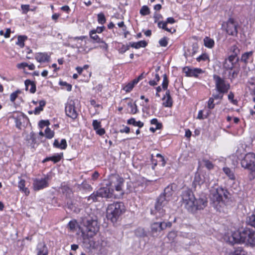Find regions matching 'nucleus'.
<instances>
[{
    "instance_id": "63",
    "label": "nucleus",
    "mask_w": 255,
    "mask_h": 255,
    "mask_svg": "<svg viewBox=\"0 0 255 255\" xmlns=\"http://www.w3.org/2000/svg\"><path fill=\"white\" fill-rule=\"evenodd\" d=\"M76 222L74 221H70L68 224V226L71 230H73L75 228Z\"/></svg>"
},
{
    "instance_id": "33",
    "label": "nucleus",
    "mask_w": 255,
    "mask_h": 255,
    "mask_svg": "<svg viewBox=\"0 0 255 255\" xmlns=\"http://www.w3.org/2000/svg\"><path fill=\"white\" fill-rule=\"evenodd\" d=\"M128 124L132 125L134 126L138 127L139 128H142L143 126V123L140 121L136 122L134 118H131L128 120Z\"/></svg>"
},
{
    "instance_id": "32",
    "label": "nucleus",
    "mask_w": 255,
    "mask_h": 255,
    "mask_svg": "<svg viewBox=\"0 0 255 255\" xmlns=\"http://www.w3.org/2000/svg\"><path fill=\"white\" fill-rule=\"evenodd\" d=\"M135 235L138 237H145L147 236V233L143 228H138L135 231Z\"/></svg>"
},
{
    "instance_id": "22",
    "label": "nucleus",
    "mask_w": 255,
    "mask_h": 255,
    "mask_svg": "<svg viewBox=\"0 0 255 255\" xmlns=\"http://www.w3.org/2000/svg\"><path fill=\"white\" fill-rule=\"evenodd\" d=\"M173 193V185H169L167 186L164 190V192L160 195H163L166 198L171 200L172 195Z\"/></svg>"
},
{
    "instance_id": "64",
    "label": "nucleus",
    "mask_w": 255,
    "mask_h": 255,
    "mask_svg": "<svg viewBox=\"0 0 255 255\" xmlns=\"http://www.w3.org/2000/svg\"><path fill=\"white\" fill-rule=\"evenodd\" d=\"M249 83L255 87V77L252 78L249 81Z\"/></svg>"
},
{
    "instance_id": "28",
    "label": "nucleus",
    "mask_w": 255,
    "mask_h": 255,
    "mask_svg": "<svg viewBox=\"0 0 255 255\" xmlns=\"http://www.w3.org/2000/svg\"><path fill=\"white\" fill-rule=\"evenodd\" d=\"M147 43L144 40H141L137 42H130L129 45L134 48L138 49L140 47H145L147 46Z\"/></svg>"
},
{
    "instance_id": "43",
    "label": "nucleus",
    "mask_w": 255,
    "mask_h": 255,
    "mask_svg": "<svg viewBox=\"0 0 255 255\" xmlns=\"http://www.w3.org/2000/svg\"><path fill=\"white\" fill-rule=\"evenodd\" d=\"M203 162L204 163L205 166L208 169H211L213 168L214 165L212 163L207 159H203Z\"/></svg>"
},
{
    "instance_id": "36",
    "label": "nucleus",
    "mask_w": 255,
    "mask_h": 255,
    "mask_svg": "<svg viewBox=\"0 0 255 255\" xmlns=\"http://www.w3.org/2000/svg\"><path fill=\"white\" fill-rule=\"evenodd\" d=\"M27 37L26 36H18L17 42L16 44L19 45L20 47H23L24 46V42L27 39Z\"/></svg>"
},
{
    "instance_id": "3",
    "label": "nucleus",
    "mask_w": 255,
    "mask_h": 255,
    "mask_svg": "<svg viewBox=\"0 0 255 255\" xmlns=\"http://www.w3.org/2000/svg\"><path fill=\"white\" fill-rule=\"evenodd\" d=\"M170 200L163 195H160L156 199L154 209L151 210V214L156 216V219L161 218L165 214L168 205Z\"/></svg>"
},
{
    "instance_id": "18",
    "label": "nucleus",
    "mask_w": 255,
    "mask_h": 255,
    "mask_svg": "<svg viewBox=\"0 0 255 255\" xmlns=\"http://www.w3.org/2000/svg\"><path fill=\"white\" fill-rule=\"evenodd\" d=\"M37 255H48V249L44 243H39L37 247Z\"/></svg>"
},
{
    "instance_id": "11",
    "label": "nucleus",
    "mask_w": 255,
    "mask_h": 255,
    "mask_svg": "<svg viewBox=\"0 0 255 255\" xmlns=\"http://www.w3.org/2000/svg\"><path fill=\"white\" fill-rule=\"evenodd\" d=\"M213 79L215 82L216 88L220 94H224L228 92L230 89V85L226 84L224 79L217 75H214Z\"/></svg>"
},
{
    "instance_id": "48",
    "label": "nucleus",
    "mask_w": 255,
    "mask_h": 255,
    "mask_svg": "<svg viewBox=\"0 0 255 255\" xmlns=\"http://www.w3.org/2000/svg\"><path fill=\"white\" fill-rule=\"evenodd\" d=\"M176 236H177V233L176 232L171 231L168 233V234L167 235V237L170 241H173L174 239L176 237Z\"/></svg>"
},
{
    "instance_id": "61",
    "label": "nucleus",
    "mask_w": 255,
    "mask_h": 255,
    "mask_svg": "<svg viewBox=\"0 0 255 255\" xmlns=\"http://www.w3.org/2000/svg\"><path fill=\"white\" fill-rule=\"evenodd\" d=\"M162 28L163 29H164L165 30H166V31H167L168 32H171L172 33H174L176 31V30L175 29H173V31H172L171 29H169L168 28H167L166 26L165 23L163 24V26H162Z\"/></svg>"
},
{
    "instance_id": "47",
    "label": "nucleus",
    "mask_w": 255,
    "mask_h": 255,
    "mask_svg": "<svg viewBox=\"0 0 255 255\" xmlns=\"http://www.w3.org/2000/svg\"><path fill=\"white\" fill-rule=\"evenodd\" d=\"M134 87L133 84H131L130 82L128 83L126 86H125L123 89L126 92H129Z\"/></svg>"
},
{
    "instance_id": "8",
    "label": "nucleus",
    "mask_w": 255,
    "mask_h": 255,
    "mask_svg": "<svg viewBox=\"0 0 255 255\" xmlns=\"http://www.w3.org/2000/svg\"><path fill=\"white\" fill-rule=\"evenodd\" d=\"M171 226L172 223L170 222H154L150 225V235L153 237H156L162 231L167 228H170Z\"/></svg>"
},
{
    "instance_id": "60",
    "label": "nucleus",
    "mask_w": 255,
    "mask_h": 255,
    "mask_svg": "<svg viewBox=\"0 0 255 255\" xmlns=\"http://www.w3.org/2000/svg\"><path fill=\"white\" fill-rule=\"evenodd\" d=\"M120 132L121 133H128L130 132V128L128 127H124L123 128L120 129Z\"/></svg>"
},
{
    "instance_id": "58",
    "label": "nucleus",
    "mask_w": 255,
    "mask_h": 255,
    "mask_svg": "<svg viewBox=\"0 0 255 255\" xmlns=\"http://www.w3.org/2000/svg\"><path fill=\"white\" fill-rule=\"evenodd\" d=\"M234 255H245V252L242 249L237 250L235 251Z\"/></svg>"
},
{
    "instance_id": "42",
    "label": "nucleus",
    "mask_w": 255,
    "mask_h": 255,
    "mask_svg": "<svg viewBox=\"0 0 255 255\" xmlns=\"http://www.w3.org/2000/svg\"><path fill=\"white\" fill-rule=\"evenodd\" d=\"M150 124L151 125H155V129H160L162 128V124L158 122L156 119H153L150 121Z\"/></svg>"
},
{
    "instance_id": "55",
    "label": "nucleus",
    "mask_w": 255,
    "mask_h": 255,
    "mask_svg": "<svg viewBox=\"0 0 255 255\" xmlns=\"http://www.w3.org/2000/svg\"><path fill=\"white\" fill-rule=\"evenodd\" d=\"M208 59V57L207 55H206V54H202V55H200V56H199L197 58V60L199 62L201 60L205 61Z\"/></svg>"
},
{
    "instance_id": "13",
    "label": "nucleus",
    "mask_w": 255,
    "mask_h": 255,
    "mask_svg": "<svg viewBox=\"0 0 255 255\" xmlns=\"http://www.w3.org/2000/svg\"><path fill=\"white\" fill-rule=\"evenodd\" d=\"M226 31L231 35L237 36L238 23L233 18H230L226 23Z\"/></svg>"
},
{
    "instance_id": "54",
    "label": "nucleus",
    "mask_w": 255,
    "mask_h": 255,
    "mask_svg": "<svg viewBox=\"0 0 255 255\" xmlns=\"http://www.w3.org/2000/svg\"><path fill=\"white\" fill-rule=\"evenodd\" d=\"M129 48V45H123L122 47L119 49L121 53H124Z\"/></svg>"
},
{
    "instance_id": "12",
    "label": "nucleus",
    "mask_w": 255,
    "mask_h": 255,
    "mask_svg": "<svg viewBox=\"0 0 255 255\" xmlns=\"http://www.w3.org/2000/svg\"><path fill=\"white\" fill-rule=\"evenodd\" d=\"M75 103L73 100H70L66 105L65 106V113L66 115L75 120L77 118L78 113L75 110Z\"/></svg>"
},
{
    "instance_id": "16",
    "label": "nucleus",
    "mask_w": 255,
    "mask_h": 255,
    "mask_svg": "<svg viewBox=\"0 0 255 255\" xmlns=\"http://www.w3.org/2000/svg\"><path fill=\"white\" fill-rule=\"evenodd\" d=\"M116 181H113L111 183L112 186L114 187L116 191L121 192V194H123V186L124 183V179L120 177L119 176H116L115 177Z\"/></svg>"
},
{
    "instance_id": "56",
    "label": "nucleus",
    "mask_w": 255,
    "mask_h": 255,
    "mask_svg": "<svg viewBox=\"0 0 255 255\" xmlns=\"http://www.w3.org/2000/svg\"><path fill=\"white\" fill-rule=\"evenodd\" d=\"M223 170L224 171V172L227 175H228L230 178H231L232 176H233V173H232V171L231 170H230V168H223Z\"/></svg>"
},
{
    "instance_id": "52",
    "label": "nucleus",
    "mask_w": 255,
    "mask_h": 255,
    "mask_svg": "<svg viewBox=\"0 0 255 255\" xmlns=\"http://www.w3.org/2000/svg\"><path fill=\"white\" fill-rule=\"evenodd\" d=\"M50 124L48 121L41 120L39 122V126L40 128H43L45 126H48Z\"/></svg>"
},
{
    "instance_id": "41",
    "label": "nucleus",
    "mask_w": 255,
    "mask_h": 255,
    "mask_svg": "<svg viewBox=\"0 0 255 255\" xmlns=\"http://www.w3.org/2000/svg\"><path fill=\"white\" fill-rule=\"evenodd\" d=\"M168 85V80L167 78V76L166 74H164L163 75V82L162 84V88L164 90H166L167 89Z\"/></svg>"
},
{
    "instance_id": "23",
    "label": "nucleus",
    "mask_w": 255,
    "mask_h": 255,
    "mask_svg": "<svg viewBox=\"0 0 255 255\" xmlns=\"http://www.w3.org/2000/svg\"><path fill=\"white\" fill-rule=\"evenodd\" d=\"M129 100V98H126L125 100ZM128 106L130 110L128 111V113L131 114H135L137 113L138 109L135 102L132 103V100L130 99V101L128 102Z\"/></svg>"
},
{
    "instance_id": "20",
    "label": "nucleus",
    "mask_w": 255,
    "mask_h": 255,
    "mask_svg": "<svg viewBox=\"0 0 255 255\" xmlns=\"http://www.w3.org/2000/svg\"><path fill=\"white\" fill-rule=\"evenodd\" d=\"M198 49V46L197 43H193L191 48H189L187 51H185L184 56L185 57L193 56L197 52Z\"/></svg>"
},
{
    "instance_id": "57",
    "label": "nucleus",
    "mask_w": 255,
    "mask_h": 255,
    "mask_svg": "<svg viewBox=\"0 0 255 255\" xmlns=\"http://www.w3.org/2000/svg\"><path fill=\"white\" fill-rule=\"evenodd\" d=\"M234 95L232 92H230L228 95L229 100H231V102L234 104H236L237 103V100H234Z\"/></svg>"
},
{
    "instance_id": "50",
    "label": "nucleus",
    "mask_w": 255,
    "mask_h": 255,
    "mask_svg": "<svg viewBox=\"0 0 255 255\" xmlns=\"http://www.w3.org/2000/svg\"><path fill=\"white\" fill-rule=\"evenodd\" d=\"M214 98L213 97L210 98L208 103V108L210 109H213L215 107V104H214Z\"/></svg>"
},
{
    "instance_id": "31",
    "label": "nucleus",
    "mask_w": 255,
    "mask_h": 255,
    "mask_svg": "<svg viewBox=\"0 0 255 255\" xmlns=\"http://www.w3.org/2000/svg\"><path fill=\"white\" fill-rule=\"evenodd\" d=\"M78 187L80 190L90 191L92 190V186L86 182H83L81 184H78Z\"/></svg>"
},
{
    "instance_id": "40",
    "label": "nucleus",
    "mask_w": 255,
    "mask_h": 255,
    "mask_svg": "<svg viewBox=\"0 0 255 255\" xmlns=\"http://www.w3.org/2000/svg\"><path fill=\"white\" fill-rule=\"evenodd\" d=\"M149 8L146 5L143 6L140 10V13L144 16L149 14Z\"/></svg>"
},
{
    "instance_id": "59",
    "label": "nucleus",
    "mask_w": 255,
    "mask_h": 255,
    "mask_svg": "<svg viewBox=\"0 0 255 255\" xmlns=\"http://www.w3.org/2000/svg\"><path fill=\"white\" fill-rule=\"evenodd\" d=\"M21 7L23 10V12L26 13L29 10V5L27 4H22Z\"/></svg>"
},
{
    "instance_id": "37",
    "label": "nucleus",
    "mask_w": 255,
    "mask_h": 255,
    "mask_svg": "<svg viewBox=\"0 0 255 255\" xmlns=\"http://www.w3.org/2000/svg\"><path fill=\"white\" fill-rule=\"evenodd\" d=\"M230 51L232 54L238 56L240 53V49L236 45H234L231 47Z\"/></svg>"
},
{
    "instance_id": "10",
    "label": "nucleus",
    "mask_w": 255,
    "mask_h": 255,
    "mask_svg": "<svg viewBox=\"0 0 255 255\" xmlns=\"http://www.w3.org/2000/svg\"><path fill=\"white\" fill-rule=\"evenodd\" d=\"M208 201L205 194H201L198 198H195L190 212L195 213L198 210H202L207 205Z\"/></svg>"
},
{
    "instance_id": "49",
    "label": "nucleus",
    "mask_w": 255,
    "mask_h": 255,
    "mask_svg": "<svg viewBox=\"0 0 255 255\" xmlns=\"http://www.w3.org/2000/svg\"><path fill=\"white\" fill-rule=\"evenodd\" d=\"M59 84L61 86H65L67 90L68 91H70L71 90V89H72V85L69 84H68L66 82L60 81L59 82Z\"/></svg>"
},
{
    "instance_id": "24",
    "label": "nucleus",
    "mask_w": 255,
    "mask_h": 255,
    "mask_svg": "<svg viewBox=\"0 0 255 255\" xmlns=\"http://www.w3.org/2000/svg\"><path fill=\"white\" fill-rule=\"evenodd\" d=\"M25 90H28V88L30 86L29 91L31 93H34L36 91V85L34 82L31 81L30 80H26L25 81Z\"/></svg>"
},
{
    "instance_id": "53",
    "label": "nucleus",
    "mask_w": 255,
    "mask_h": 255,
    "mask_svg": "<svg viewBox=\"0 0 255 255\" xmlns=\"http://www.w3.org/2000/svg\"><path fill=\"white\" fill-rule=\"evenodd\" d=\"M67 147V142L65 139H62L60 143L59 148L65 149Z\"/></svg>"
},
{
    "instance_id": "25",
    "label": "nucleus",
    "mask_w": 255,
    "mask_h": 255,
    "mask_svg": "<svg viewBox=\"0 0 255 255\" xmlns=\"http://www.w3.org/2000/svg\"><path fill=\"white\" fill-rule=\"evenodd\" d=\"M166 96H167L166 99L165 96H164L163 98V100H165L166 101L163 103V105L166 107H170L172 105V101L171 97L170 95V92L169 90H167L166 92Z\"/></svg>"
},
{
    "instance_id": "30",
    "label": "nucleus",
    "mask_w": 255,
    "mask_h": 255,
    "mask_svg": "<svg viewBox=\"0 0 255 255\" xmlns=\"http://www.w3.org/2000/svg\"><path fill=\"white\" fill-rule=\"evenodd\" d=\"M39 106L36 107L34 111V114L35 115L39 114L40 112L43 110V107L46 105V102L44 100H41L39 102Z\"/></svg>"
},
{
    "instance_id": "1",
    "label": "nucleus",
    "mask_w": 255,
    "mask_h": 255,
    "mask_svg": "<svg viewBox=\"0 0 255 255\" xmlns=\"http://www.w3.org/2000/svg\"><path fill=\"white\" fill-rule=\"evenodd\" d=\"M225 241L231 245L244 243L251 246H255V231L250 228H242L224 237Z\"/></svg>"
},
{
    "instance_id": "34",
    "label": "nucleus",
    "mask_w": 255,
    "mask_h": 255,
    "mask_svg": "<svg viewBox=\"0 0 255 255\" xmlns=\"http://www.w3.org/2000/svg\"><path fill=\"white\" fill-rule=\"evenodd\" d=\"M204 45L206 47L211 48L214 45V41L208 37H206L204 39Z\"/></svg>"
},
{
    "instance_id": "39",
    "label": "nucleus",
    "mask_w": 255,
    "mask_h": 255,
    "mask_svg": "<svg viewBox=\"0 0 255 255\" xmlns=\"http://www.w3.org/2000/svg\"><path fill=\"white\" fill-rule=\"evenodd\" d=\"M106 19L105 15L101 12L98 14V21L99 23L103 24L106 22Z\"/></svg>"
},
{
    "instance_id": "14",
    "label": "nucleus",
    "mask_w": 255,
    "mask_h": 255,
    "mask_svg": "<svg viewBox=\"0 0 255 255\" xmlns=\"http://www.w3.org/2000/svg\"><path fill=\"white\" fill-rule=\"evenodd\" d=\"M48 177L44 178L37 179L33 180V186L35 191L41 190L48 186Z\"/></svg>"
},
{
    "instance_id": "51",
    "label": "nucleus",
    "mask_w": 255,
    "mask_h": 255,
    "mask_svg": "<svg viewBox=\"0 0 255 255\" xmlns=\"http://www.w3.org/2000/svg\"><path fill=\"white\" fill-rule=\"evenodd\" d=\"M92 125L95 130H97L101 127V123L97 120H94Z\"/></svg>"
},
{
    "instance_id": "46",
    "label": "nucleus",
    "mask_w": 255,
    "mask_h": 255,
    "mask_svg": "<svg viewBox=\"0 0 255 255\" xmlns=\"http://www.w3.org/2000/svg\"><path fill=\"white\" fill-rule=\"evenodd\" d=\"M159 43L161 46L165 47L168 44V39L167 37H164L163 38L161 39L159 41Z\"/></svg>"
},
{
    "instance_id": "19",
    "label": "nucleus",
    "mask_w": 255,
    "mask_h": 255,
    "mask_svg": "<svg viewBox=\"0 0 255 255\" xmlns=\"http://www.w3.org/2000/svg\"><path fill=\"white\" fill-rule=\"evenodd\" d=\"M228 60L231 63V65H227V62L226 61V62L224 64V67L226 68L232 69L233 68L234 64L238 61L239 60V58L238 56L231 54L229 57Z\"/></svg>"
},
{
    "instance_id": "26",
    "label": "nucleus",
    "mask_w": 255,
    "mask_h": 255,
    "mask_svg": "<svg viewBox=\"0 0 255 255\" xmlns=\"http://www.w3.org/2000/svg\"><path fill=\"white\" fill-rule=\"evenodd\" d=\"M61 189L62 193L63 194H65L67 197H71V195H72V189L69 187H68L67 185L65 184L62 185Z\"/></svg>"
},
{
    "instance_id": "35",
    "label": "nucleus",
    "mask_w": 255,
    "mask_h": 255,
    "mask_svg": "<svg viewBox=\"0 0 255 255\" xmlns=\"http://www.w3.org/2000/svg\"><path fill=\"white\" fill-rule=\"evenodd\" d=\"M90 36L92 39L97 43L104 42V41L101 40L100 38L96 34L95 31L91 30L90 32Z\"/></svg>"
},
{
    "instance_id": "2",
    "label": "nucleus",
    "mask_w": 255,
    "mask_h": 255,
    "mask_svg": "<svg viewBox=\"0 0 255 255\" xmlns=\"http://www.w3.org/2000/svg\"><path fill=\"white\" fill-rule=\"evenodd\" d=\"M228 192L222 187H218L211 191L210 198L213 206L220 211V207L224 205L223 197L228 198Z\"/></svg>"
},
{
    "instance_id": "29",
    "label": "nucleus",
    "mask_w": 255,
    "mask_h": 255,
    "mask_svg": "<svg viewBox=\"0 0 255 255\" xmlns=\"http://www.w3.org/2000/svg\"><path fill=\"white\" fill-rule=\"evenodd\" d=\"M25 180L24 179H20L18 182V188L22 192L25 193L26 195L29 193V191L27 188L25 187Z\"/></svg>"
},
{
    "instance_id": "27",
    "label": "nucleus",
    "mask_w": 255,
    "mask_h": 255,
    "mask_svg": "<svg viewBox=\"0 0 255 255\" xmlns=\"http://www.w3.org/2000/svg\"><path fill=\"white\" fill-rule=\"evenodd\" d=\"M253 54V51L244 53L242 55L241 61L245 64L248 63L250 60L252 58Z\"/></svg>"
},
{
    "instance_id": "7",
    "label": "nucleus",
    "mask_w": 255,
    "mask_h": 255,
    "mask_svg": "<svg viewBox=\"0 0 255 255\" xmlns=\"http://www.w3.org/2000/svg\"><path fill=\"white\" fill-rule=\"evenodd\" d=\"M113 190L108 187L101 188L90 195L87 198V200L89 202L93 203L100 201V199L103 198H111L113 196Z\"/></svg>"
},
{
    "instance_id": "62",
    "label": "nucleus",
    "mask_w": 255,
    "mask_h": 255,
    "mask_svg": "<svg viewBox=\"0 0 255 255\" xmlns=\"http://www.w3.org/2000/svg\"><path fill=\"white\" fill-rule=\"evenodd\" d=\"M104 29H105L104 26L98 27L96 29L92 30V31H95L96 33H100L104 30Z\"/></svg>"
},
{
    "instance_id": "15",
    "label": "nucleus",
    "mask_w": 255,
    "mask_h": 255,
    "mask_svg": "<svg viewBox=\"0 0 255 255\" xmlns=\"http://www.w3.org/2000/svg\"><path fill=\"white\" fill-rule=\"evenodd\" d=\"M183 72L186 74V76L197 77L198 74L203 73V71L200 68H190L189 67H185L183 69Z\"/></svg>"
},
{
    "instance_id": "44",
    "label": "nucleus",
    "mask_w": 255,
    "mask_h": 255,
    "mask_svg": "<svg viewBox=\"0 0 255 255\" xmlns=\"http://www.w3.org/2000/svg\"><path fill=\"white\" fill-rule=\"evenodd\" d=\"M20 93V91L18 90L15 92L11 93L10 96V100L12 102H13L16 98L17 97L18 94Z\"/></svg>"
},
{
    "instance_id": "17",
    "label": "nucleus",
    "mask_w": 255,
    "mask_h": 255,
    "mask_svg": "<svg viewBox=\"0 0 255 255\" xmlns=\"http://www.w3.org/2000/svg\"><path fill=\"white\" fill-rule=\"evenodd\" d=\"M27 139L29 141V143L31 144L32 147H34L35 144H38L40 142L42 141L41 137L37 140L36 135L33 131L31 132L29 135L27 136Z\"/></svg>"
},
{
    "instance_id": "38",
    "label": "nucleus",
    "mask_w": 255,
    "mask_h": 255,
    "mask_svg": "<svg viewBox=\"0 0 255 255\" xmlns=\"http://www.w3.org/2000/svg\"><path fill=\"white\" fill-rule=\"evenodd\" d=\"M45 136L46 138L50 139L52 138L54 135L53 131L51 130L49 128H47L45 130Z\"/></svg>"
},
{
    "instance_id": "5",
    "label": "nucleus",
    "mask_w": 255,
    "mask_h": 255,
    "mask_svg": "<svg viewBox=\"0 0 255 255\" xmlns=\"http://www.w3.org/2000/svg\"><path fill=\"white\" fill-rule=\"evenodd\" d=\"M241 164L242 167L249 171L250 179L252 180L255 178V154L253 152L246 154Z\"/></svg>"
},
{
    "instance_id": "45",
    "label": "nucleus",
    "mask_w": 255,
    "mask_h": 255,
    "mask_svg": "<svg viewBox=\"0 0 255 255\" xmlns=\"http://www.w3.org/2000/svg\"><path fill=\"white\" fill-rule=\"evenodd\" d=\"M63 155V154L61 153L60 154H58L57 155H54L51 157V160L53 161L54 163H56L60 160L61 157Z\"/></svg>"
},
{
    "instance_id": "9",
    "label": "nucleus",
    "mask_w": 255,
    "mask_h": 255,
    "mask_svg": "<svg viewBox=\"0 0 255 255\" xmlns=\"http://www.w3.org/2000/svg\"><path fill=\"white\" fill-rule=\"evenodd\" d=\"M182 203L187 210L190 212L195 200V197L192 192L190 190H186L182 192Z\"/></svg>"
},
{
    "instance_id": "4",
    "label": "nucleus",
    "mask_w": 255,
    "mask_h": 255,
    "mask_svg": "<svg viewBox=\"0 0 255 255\" xmlns=\"http://www.w3.org/2000/svg\"><path fill=\"white\" fill-rule=\"evenodd\" d=\"M125 211V207L123 203H114L109 205L107 208V218L112 222H116Z\"/></svg>"
},
{
    "instance_id": "21",
    "label": "nucleus",
    "mask_w": 255,
    "mask_h": 255,
    "mask_svg": "<svg viewBox=\"0 0 255 255\" xmlns=\"http://www.w3.org/2000/svg\"><path fill=\"white\" fill-rule=\"evenodd\" d=\"M36 60L39 62H44L48 61L50 57L45 53H38L35 56Z\"/></svg>"
},
{
    "instance_id": "6",
    "label": "nucleus",
    "mask_w": 255,
    "mask_h": 255,
    "mask_svg": "<svg viewBox=\"0 0 255 255\" xmlns=\"http://www.w3.org/2000/svg\"><path fill=\"white\" fill-rule=\"evenodd\" d=\"M82 224L85 227V231L87 232V235L92 237L99 231L97 218L96 216L89 215L82 219Z\"/></svg>"
}]
</instances>
